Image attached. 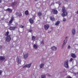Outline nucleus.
<instances>
[{"label": "nucleus", "mask_w": 78, "mask_h": 78, "mask_svg": "<svg viewBox=\"0 0 78 78\" xmlns=\"http://www.w3.org/2000/svg\"><path fill=\"white\" fill-rule=\"evenodd\" d=\"M50 19L52 21H54V20H55V18L52 17L51 16L50 17Z\"/></svg>", "instance_id": "obj_18"}, {"label": "nucleus", "mask_w": 78, "mask_h": 78, "mask_svg": "<svg viewBox=\"0 0 78 78\" xmlns=\"http://www.w3.org/2000/svg\"><path fill=\"white\" fill-rule=\"evenodd\" d=\"M62 12H66V10L64 7H62Z\"/></svg>", "instance_id": "obj_16"}, {"label": "nucleus", "mask_w": 78, "mask_h": 78, "mask_svg": "<svg viewBox=\"0 0 78 78\" xmlns=\"http://www.w3.org/2000/svg\"><path fill=\"white\" fill-rule=\"evenodd\" d=\"M34 1H37V0H34Z\"/></svg>", "instance_id": "obj_44"}, {"label": "nucleus", "mask_w": 78, "mask_h": 78, "mask_svg": "<svg viewBox=\"0 0 78 78\" xmlns=\"http://www.w3.org/2000/svg\"><path fill=\"white\" fill-rule=\"evenodd\" d=\"M36 38V37L34 36H33L32 37V40H34Z\"/></svg>", "instance_id": "obj_26"}, {"label": "nucleus", "mask_w": 78, "mask_h": 78, "mask_svg": "<svg viewBox=\"0 0 78 78\" xmlns=\"http://www.w3.org/2000/svg\"><path fill=\"white\" fill-rule=\"evenodd\" d=\"M5 59V56H0V61H4Z\"/></svg>", "instance_id": "obj_12"}, {"label": "nucleus", "mask_w": 78, "mask_h": 78, "mask_svg": "<svg viewBox=\"0 0 78 78\" xmlns=\"http://www.w3.org/2000/svg\"><path fill=\"white\" fill-rule=\"evenodd\" d=\"M20 27L21 28H23V27H24V26H21Z\"/></svg>", "instance_id": "obj_36"}, {"label": "nucleus", "mask_w": 78, "mask_h": 78, "mask_svg": "<svg viewBox=\"0 0 78 78\" xmlns=\"http://www.w3.org/2000/svg\"><path fill=\"white\" fill-rule=\"evenodd\" d=\"M3 72V71L2 70H0V75H2V73Z\"/></svg>", "instance_id": "obj_33"}, {"label": "nucleus", "mask_w": 78, "mask_h": 78, "mask_svg": "<svg viewBox=\"0 0 78 78\" xmlns=\"http://www.w3.org/2000/svg\"><path fill=\"white\" fill-rule=\"evenodd\" d=\"M69 60H67L65 62V63L64 64V66L67 69H69Z\"/></svg>", "instance_id": "obj_1"}, {"label": "nucleus", "mask_w": 78, "mask_h": 78, "mask_svg": "<svg viewBox=\"0 0 78 78\" xmlns=\"http://www.w3.org/2000/svg\"><path fill=\"white\" fill-rule=\"evenodd\" d=\"M2 0H0V3H1L2 2Z\"/></svg>", "instance_id": "obj_42"}, {"label": "nucleus", "mask_w": 78, "mask_h": 78, "mask_svg": "<svg viewBox=\"0 0 78 78\" xmlns=\"http://www.w3.org/2000/svg\"><path fill=\"white\" fill-rule=\"evenodd\" d=\"M66 19L64 18L63 21V22H65V21H66Z\"/></svg>", "instance_id": "obj_35"}, {"label": "nucleus", "mask_w": 78, "mask_h": 78, "mask_svg": "<svg viewBox=\"0 0 78 78\" xmlns=\"http://www.w3.org/2000/svg\"><path fill=\"white\" fill-rule=\"evenodd\" d=\"M41 78H45V76L44 75H42L41 76Z\"/></svg>", "instance_id": "obj_27"}, {"label": "nucleus", "mask_w": 78, "mask_h": 78, "mask_svg": "<svg viewBox=\"0 0 78 78\" xmlns=\"http://www.w3.org/2000/svg\"><path fill=\"white\" fill-rule=\"evenodd\" d=\"M28 53H26L24 54V59H27L28 58Z\"/></svg>", "instance_id": "obj_11"}, {"label": "nucleus", "mask_w": 78, "mask_h": 78, "mask_svg": "<svg viewBox=\"0 0 78 78\" xmlns=\"http://www.w3.org/2000/svg\"><path fill=\"white\" fill-rule=\"evenodd\" d=\"M12 9L9 8H8L6 10V11H8V12H12Z\"/></svg>", "instance_id": "obj_17"}, {"label": "nucleus", "mask_w": 78, "mask_h": 78, "mask_svg": "<svg viewBox=\"0 0 78 78\" xmlns=\"http://www.w3.org/2000/svg\"><path fill=\"white\" fill-rule=\"evenodd\" d=\"M31 64H32L31 63L29 64H26L23 67V68H30V67L31 66Z\"/></svg>", "instance_id": "obj_2"}, {"label": "nucleus", "mask_w": 78, "mask_h": 78, "mask_svg": "<svg viewBox=\"0 0 78 78\" xmlns=\"http://www.w3.org/2000/svg\"><path fill=\"white\" fill-rule=\"evenodd\" d=\"M25 13L26 16H28V15L29 12H28V10H26L25 12Z\"/></svg>", "instance_id": "obj_21"}, {"label": "nucleus", "mask_w": 78, "mask_h": 78, "mask_svg": "<svg viewBox=\"0 0 78 78\" xmlns=\"http://www.w3.org/2000/svg\"><path fill=\"white\" fill-rule=\"evenodd\" d=\"M11 37L9 35L6 38V41H7V42L10 41H11Z\"/></svg>", "instance_id": "obj_8"}, {"label": "nucleus", "mask_w": 78, "mask_h": 78, "mask_svg": "<svg viewBox=\"0 0 78 78\" xmlns=\"http://www.w3.org/2000/svg\"><path fill=\"white\" fill-rule=\"evenodd\" d=\"M33 47L35 49H37V46L36 44H34Z\"/></svg>", "instance_id": "obj_22"}, {"label": "nucleus", "mask_w": 78, "mask_h": 78, "mask_svg": "<svg viewBox=\"0 0 78 78\" xmlns=\"http://www.w3.org/2000/svg\"><path fill=\"white\" fill-rule=\"evenodd\" d=\"M66 42H67V40H64V43L63 44H66Z\"/></svg>", "instance_id": "obj_29"}, {"label": "nucleus", "mask_w": 78, "mask_h": 78, "mask_svg": "<svg viewBox=\"0 0 78 78\" xmlns=\"http://www.w3.org/2000/svg\"><path fill=\"white\" fill-rule=\"evenodd\" d=\"M73 60V58H70V59L69 61V62H72V60Z\"/></svg>", "instance_id": "obj_32"}, {"label": "nucleus", "mask_w": 78, "mask_h": 78, "mask_svg": "<svg viewBox=\"0 0 78 78\" xmlns=\"http://www.w3.org/2000/svg\"><path fill=\"white\" fill-rule=\"evenodd\" d=\"M51 31H50L48 32V33H51Z\"/></svg>", "instance_id": "obj_41"}, {"label": "nucleus", "mask_w": 78, "mask_h": 78, "mask_svg": "<svg viewBox=\"0 0 78 78\" xmlns=\"http://www.w3.org/2000/svg\"><path fill=\"white\" fill-rule=\"evenodd\" d=\"M44 29L47 30L49 28V25L48 24H46L44 25Z\"/></svg>", "instance_id": "obj_10"}, {"label": "nucleus", "mask_w": 78, "mask_h": 78, "mask_svg": "<svg viewBox=\"0 0 78 78\" xmlns=\"http://www.w3.org/2000/svg\"><path fill=\"white\" fill-rule=\"evenodd\" d=\"M8 34H9V31H7L5 34V36H8Z\"/></svg>", "instance_id": "obj_25"}, {"label": "nucleus", "mask_w": 78, "mask_h": 78, "mask_svg": "<svg viewBox=\"0 0 78 78\" xmlns=\"http://www.w3.org/2000/svg\"><path fill=\"white\" fill-rule=\"evenodd\" d=\"M42 12H39L37 13V15L38 16H42Z\"/></svg>", "instance_id": "obj_19"}, {"label": "nucleus", "mask_w": 78, "mask_h": 78, "mask_svg": "<svg viewBox=\"0 0 78 78\" xmlns=\"http://www.w3.org/2000/svg\"><path fill=\"white\" fill-rule=\"evenodd\" d=\"M2 46L0 45V49H2Z\"/></svg>", "instance_id": "obj_38"}, {"label": "nucleus", "mask_w": 78, "mask_h": 78, "mask_svg": "<svg viewBox=\"0 0 78 78\" xmlns=\"http://www.w3.org/2000/svg\"><path fill=\"white\" fill-rule=\"evenodd\" d=\"M72 34L73 35H74L75 34V29H73L72 31Z\"/></svg>", "instance_id": "obj_24"}, {"label": "nucleus", "mask_w": 78, "mask_h": 78, "mask_svg": "<svg viewBox=\"0 0 78 78\" xmlns=\"http://www.w3.org/2000/svg\"><path fill=\"white\" fill-rule=\"evenodd\" d=\"M67 37H66V38L67 39Z\"/></svg>", "instance_id": "obj_45"}, {"label": "nucleus", "mask_w": 78, "mask_h": 78, "mask_svg": "<svg viewBox=\"0 0 78 78\" xmlns=\"http://www.w3.org/2000/svg\"><path fill=\"white\" fill-rule=\"evenodd\" d=\"M52 12L54 14H58V11L55 9H52Z\"/></svg>", "instance_id": "obj_5"}, {"label": "nucleus", "mask_w": 78, "mask_h": 78, "mask_svg": "<svg viewBox=\"0 0 78 78\" xmlns=\"http://www.w3.org/2000/svg\"><path fill=\"white\" fill-rule=\"evenodd\" d=\"M46 75L48 76H50V74H47Z\"/></svg>", "instance_id": "obj_37"}, {"label": "nucleus", "mask_w": 78, "mask_h": 78, "mask_svg": "<svg viewBox=\"0 0 78 78\" xmlns=\"http://www.w3.org/2000/svg\"><path fill=\"white\" fill-rule=\"evenodd\" d=\"M16 14L17 16H19V17H21L22 16V14L21 12H16Z\"/></svg>", "instance_id": "obj_6"}, {"label": "nucleus", "mask_w": 78, "mask_h": 78, "mask_svg": "<svg viewBox=\"0 0 78 78\" xmlns=\"http://www.w3.org/2000/svg\"><path fill=\"white\" fill-rule=\"evenodd\" d=\"M65 44H64L63 43V44H62V48H64V45H65Z\"/></svg>", "instance_id": "obj_31"}, {"label": "nucleus", "mask_w": 78, "mask_h": 78, "mask_svg": "<svg viewBox=\"0 0 78 78\" xmlns=\"http://www.w3.org/2000/svg\"><path fill=\"white\" fill-rule=\"evenodd\" d=\"M51 49L52 50L55 51L57 50V47H56V46H54L51 48Z\"/></svg>", "instance_id": "obj_9"}, {"label": "nucleus", "mask_w": 78, "mask_h": 78, "mask_svg": "<svg viewBox=\"0 0 78 78\" xmlns=\"http://www.w3.org/2000/svg\"><path fill=\"white\" fill-rule=\"evenodd\" d=\"M29 21L30 23H33V20L32 19H30Z\"/></svg>", "instance_id": "obj_20"}, {"label": "nucleus", "mask_w": 78, "mask_h": 78, "mask_svg": "<svg viewBox=\"0 0 78 78\" xmlns=\"http://www.w3.org/2000/svg\"><path fill=\"white\" fill-rule=\"evenodd\" d=\"M29 31L30 33H32L33 32V30H32L31 29H30Z\"/></svg>", "instance_id": "obj_30"}, {"label": "nucleus", "mask_w": 78, "mask_h": 78, "mask_svg": "<svg viewBox=\"0 0 78 78\" xmlns=\"http://www.w3.org/2000/svg\"><path fill=\"white\" fill-rule=\"evenodd\" d=\"M13 20H14V17H12L11 18V19L9 21V23H10V24H11V23H12V21H13Z\"/></svg>", "instance_id": "obj_14"}, {"label": "nucleus", "mask_w": 78, "mask_h": 78, "mask_svg": "<svg viewBox=\"0 0 78 78\" xmlns=\"http://www.w3.org/2000/svg\"><path fill=\"white\" fill-rule=\"evenodd\" d=\"M75 75H78V72H77L76 73H75Z\"/></svg>", "instance_id": "obj_39"}, {"label": "nucleus", "mask_w": 78, "mask_h": 78, "mask_svg": "<svg viewBox=\"0 0 78 78\" xmlns=\"http://www.w3.org/2000/svg\"><path fill=\"white\" fill-rule=\"evenodd\" d=\"M17 26H15V27H12L11 26L10 27L9 29V30H11V31H12V30H15V29H16L17 28Z\"/></svg>", "instance_id": "obj_3"}, {"label": "nucleus", "mask_w": 78, "mask_h": 78, "mask_svg": "<svg viewBox=\"0 0 78 78\" xmlns=\"http://www.w3.org/2000/svg\"><path fill=\"white\" fill-rule=\"evenodd\" d=\"M60 23V21H57L55 23V25H58V24H59Z\"/></svg>", "instance_id": "obj_23"}, {"label": "nucleus", "mask_w": 78, "mask_h": 78, "mask_svg": "<svg viewBox=\"0 0 78 78\" xmlns=\"http://www.w3.org/2000/svg\"><path fill=\"white\" fill-rule=\"evenodd\" d=\"M44 66V64H41L40 65V69H42L43 68V67Z\"/></svg>", "instance_id": "obj_15"}, {"label": "nucleus", "mask_w": 78, "mask_h": 78, "mask_svg": "<svg viewBox=\"0 0 78 78\" xmlns=\"http://www.w3.org/2000/svg\"><path fill=\"white\" fill-rule=\"evenodd\" d=\"M71 55L72 57L73 58H75L76 57V55H75V54L74 53H72L71 54Z\"/></svg>", "instance_id": "obj_13"}, {"label": "nucleus", "mask_w": 78, "mask_h": 78, "mask_svg": "<svg viewBox=\"0 0 78 78\" xmlns=\"http://www.w3.org/2000/svg\"><path fill=\"white\" fill-rule=\"evenodd\" d=\"M58 4L59 5H61V4L59 2V1Z\"/></svg>", "instance_id": "obj_40"}, {"label": "nucleus", "mask_w": 78, "mask_h": 78, "mask_svg": "<svg viewBox=\"0 0 78 78\" xmlns=\"http://www.w3.org/2000/svg\"><path fill=\"white\" fill-rule=\"evenodd\" d=\"M17 63L18 64H20L21 62V59H20V57H17Z\"/></svg>", "instance_id": "obj_4"}, {"label": "nucleus", "mask_w": 78, "mask_h": 78, "mask_svg": "<svg viewBox=\"0 0 78 78\" xmlns=\"http://www.w3.org/2000/svg\"><path fill=\"white\" fill-rule=\"evenodd\" d=\"M67 15V12H63V13L62 14V17H65V16H66Z\"/></svg>", "instance_id": "obj_7"}, {"label": "nucleus", "mask_w": 78, "mask_h": 78, "mask_svg": "<svg viewBox=\"0 0 78 78\" xmlns=\"http://www.w3.org/2000/svg\"><path fill=\"white\" fill-rule=\"evenodd\" d=\"M76 13L78 14V10L77 11Z\"/></svg>", "instance_id": "obj_43"}, {"label": "nucleus", "mask_w": 78, "mask_h": 78, "mask_svg": "<svg viewBox=\"0 0 78 78\" xmlns=\"http://www.w3.org/2000/svg\"><path fill=\"white\" fill-rule=\"evenodd\" d=\"M70 45H69L68 46V49H70Z\"/></svg>", "instance_id": "obj_34"}, {"label": "nucleus", "mask_w": 78, "mask_h": 78, "mask_svg": "<svg viewBox=\"0 0 78 78\" xmlns=\"http://www.w3.org/2000/svg\"><path fill=\"white\" fill-rule=\"evenodd\" d=\"M40 44L41 45H44V42L43 41H42L40 42Z\"/></svg>", "instance_id": "obj_28"}]
</instances>
